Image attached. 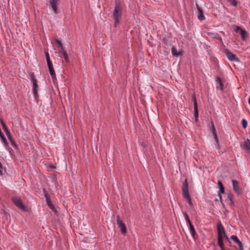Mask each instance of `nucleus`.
Returning a JSON list of instances; mask_svg holds the SVG:
<instances>
[{
  "label": "nucleus",
  "instance_id": "f257e3e1",
  "mask_svg": "<svg viewBox=\"0 0 250 250\" xmlns=\"http://www.w3.org/2000/svg\"><path fill=\"white\" fill-rule=\"evenodd\" d=\"M182 195L183 197L185 199H186L188 204L191 206L192 205V203L191 202V198L189 195L188 192V183L187 182V179H185L184 182L183 183V186L182 187Z\"/></svg>",
  "mask_w": 250,
  "mask_h": 250
},
{
  "label": "nucleus",
  "instance_id": "f03ea898",
  "mask_svg": "<svg viewBox=\"0 0 250 250\" xmlns=\"http://www.w3.org/2000/svg\"><path fill=\"white\" fill-rule=\"evenodd\" d=\"M11 200L13 204L19 209L25 212L27 211V208L24 205L22 200L20 197H13Z\"/></svg>",
  "mask_w": 250,
  "mask_h": 250
},
{
  "label": "nucleus",
  "instance_id": "7ed1b4c3",
  "mask_svg": "<svg viewBox=\"0 0 250 250\" xmlns=\"http://www.w3.org/2000/svg\"><path fill=\"white\" fill-rule=\"evenodd\" d=\"M124 3L120 0H115V7L114 10L113 16H120L121 14L122 11L124 8Z\"/></svg>",
  "mask_w": 250,
  "mask_h": 250
},
{
  "label": "nucleus",
  "instance_id": "20e7f679",
  "mask_svg": "<svg viewBox=\"0 0 250 250\" xmlns=\"http://www.w3.org/2000/svg\"><path fill=\"white\" fill-rule=\"evenodd\" d=\"M117 223L119 228L120 229L121 233L125 234L126 233V228L125 224L120 219V216H117Z\"/></svg>",
  "mask_w": 250,
  "mask_h": 250
},
{
  "label": "nucleus",
  "instance_id": "39448f33",
  "mask_svg": "<svg viewBox=\"0 0 250 250\" xmlns=\"http://www.w3.org/2000/svg\"><path fill=\"white\" fill-rule=\"evenodd\" d=\"M218 237H223L226 235L225 230L221 221H219L217 225Z\"/></svg>",
  "mask_w": 250,
  "mask_h": 250
},
{
  "label": "nucleus",
  "instance_id": "423d86ee",
  "mask_svg": "<svg viewBox=\"0 0 250 250\" xmlns=\"http://www.w3.org/2000/svg\"><path fill=\"white\" fill-rule=\"evenodd\" d=\"M234 30L235 32L238 33L239 32L240 34L241 35L242 40L243 41H244L245 40V38L247 35V32L246 31L242 29L240 26L235 25L234 26Z\"/></svg>",
  "mask_w": 250,
  "mask_h": 250
},
{
  "label": "nucleus",
  "instance_id": "0eeeda50",
  "mask_svg": "<svg viewBox=\"0 0 250 250\" xmlns=\"http://www.w3.org/2000/svg\"><path fill=\"white\" fill-rule=\"evenodd\" d=\"M233 189L234 191L238 195H240L242 193V190L240 188L239 183L236 180H232Z\"/></svg>",
  "mask_w": 250,
  "mask_h": 250
},
{
  "label": "nucleus",
  "instance_id": "6e6552de",
  "mask_svg": "<svg viewBox=\"0 0 250 250\" xmlns=\"http://www.w3.org/2000/svg\"><path fill=\"white\" fill-rule=\"evenodd\" d=\"M226 54L228 59L230 61H235L236 62H239V59L236 56V55L233 54L229 50H227Z\"/></svg>",
  "mask_w": 250,
  "mask_h": 250
},
{
  "label": "nucleus",
  "instance_id": "1a4fd4ad",
  "mask_svg": "<svg viewBox=\"0 0 250 250\" xmlns=\"http://www.w3.org/2000/svg\"><path fill=\"white\" fill-rule=\"evenodd\" d=\"M230 239L233 240L235 243H237L238 246L239 248L237 249L236 247L235 248V249L237 250H244L243 248V244L242 243L241 241H240L239 239L238 238L237 236L236 235H231L230 236Z\"/></svg>",
  "mask_w": 250,
  "mask_h": 250
},
{
  "label": "nucleus",
  "instance_id": "9d476101",
  "mask_svg": "<svg viewBox=\"0 0 250 250\" xmlns=\"http://www.w3.org/2000/svg\"><path fill=\"white\" fill-rule=\"evenodd\" d=\"M60 2V0H49V4L55 13H57L58 6Z\"/></svg>",
  "mask_w": 250,
  "mask_h": 250
},
{
  "label": "nucleus",
  "instance_id": "9b49d317",
  "mask_svg": "<svg viewBox=\"0 0 250 250\" xmlns=\"http://www.w3.org/2000/svg\"><path fill=\"white\" fill-rule=\"evenodd\" d=\"M193 99L194 101V116L195 117V122H197L198 121V111L197 107V103L195 97H194Z\"/></svg>",
  "mask_w": 250,
  "mask_h": 250
},
{
  "label": "nucleus",
  "instance_id": "f8f14e48",
  "mask_svg": "<svg viewBox=\"0 0 250 250\" xmlns=\"http://www.w3.org/2000/svg\"><path fill=\"white\" fill-rule=\"evenodd\" d=\"M33 83V93L35 97V99H37L38 97V85L37 84V81H34V82H32Z\"/></svg>",
  "mask_w": 250,
  "mask_h": 250
},
{
  "label": "nucleus",
  "instance_id": "ddd939ff",
  "mask_svg": "<svg viewBox=\"0 0 250 250\" xmlns=\"http://www.w3.org/2000/svg\"><path fill=\"white\" fill-rule=\"evenodd\" d=\"M243 148L247 153L250 154V140L249 139H247V140L244 142Z\"/></svg>",
  "mask_w": 250,
  "mask_h": 250
},
{
  "label": "nucleus",
  "instance_id": "4468645a",
  "mask_svg": "<svg viewBox=\"0 0 250 250\" xmlns=\"http://www.w3.org/2000/svg\"><path fill=\"white\" fill-rule=\"evenodd\" d=\"M189 229H190V231L191 235L193 237V238L194 239H195L196 238L197 235H196V232L195 230L194 226L192 223L190 224H189Z\"/></svg>",
  "mask_w": 250,
  "mask_h": 250
},
{
  "label": "nucleus",
  "instance_id": "2eb2a0df",
  "mask_svg": "<svg viewBox=\"0 0 250 250\" xmlns=\"http://www.w3.org/2000/svg\"><path fill=\"white\" fill-rule=\"evenodd\" d=\"M218 186L219 188V191L218 193L224 194L225 193V188L220 181L218 182Z\"/></svg>",
  "mask_w": 250,
  "mask_h": 250
},
{
  "label": "nucleus",
  "instance_id": "dca6fc26",
  "mask_svg": "<svg viewBox=\"0 0 250 250\" xmlns=\"http://www.w3.org/2000/svg\"><path fill=\"white\" fill-rule=\"evenodd\" d=\"M46 198L47 205L48 206V207L50 208H51V209L54 210L55 209V207H54V205L51 203V201L50 196H49L47 198Z\"/></svg>",
  "mask_w": 250,
  "mask_h": 250
},
{
  "label": "nucleus",
  "instance_id": "f3484780",
  "mask_svg": "<svg viewBox=\"0 0 250 250\" xmlns=\"http://www.w3.org/2000/svg\"><path fill=\"white\" fill-rule=\"evenodd\" d=\"M223 238V237H217L218 245L220 247L221 249H223V247H224Z\"/></svg>",
  "mask_w": 250,
  "mask_h": 250
},
{
  "label": "nucleus",
  "instance_id": "a211bd4d",
  "mask_svg": "<svg viewBox=\"0 0 250 250\" xmlns=\"http://www.w3.org/2000/svg\"><path fill=\"white\" fill-rule=\"evenodd\" d=\"M171 53L173 56L175 57H178L180 55V53L178 52L177 49L174 46H172L171 48Z\"/></svg>",
  "mask_w": 250,
  "mask_h": 250
},
{
  "label": "nucleus",
  "instance_id": "6ab92c4d",
  "mask_svg": "<svg viewBox=\"0 0 250 250\" xmlns=\"http://www.w3.org/2000/svg\"><path fill=\"white\" fill-rule=\"evenodd\" d=\"M49 71L50 74V75L52 77V79L53 80V81L54 83H55V81L57 80L55 70L53 69L50 70Z\"/></svg>",
  "mask_w": 250,
  "mask_h": 250
},
{
  "label": "nucleus",
  "instance_id": "aec40b11",
  "mask_svg": "<svg viewBox=\"0 0 250 250\" xmlns=\"http://www.w3.org/2000/svg\"><path fill=\"white\" fill-rule=\"evenodd\" d=\"M216 82L218 83H219V86H220V89L221 90H223V88H224V85H223V83L221 80V79L219 77H217L216 78Z\"/></svg>",
  "mask_w": 250,
  "mask_h": 250
},
{
  "label": "nucleus",
  "instance_id": "412c9836",
  "mask_svg": "<svg viewBox=\"0 0 250 250\" xmlns=\"http://www.w3.org/2000/svg\"><path fill=\"white\" fill-rule=\"evenodd\" d=\"M55 42L57 43V48L58 49L59 48V47H62L63 46V45L61 41V40L59 39H55Z\"/></svg>",
  "mask_w": 250,
  "mask_h": 250
},
{
  "label": "nucleus",
  "instance_id": "4be33fe9",
  "mask_svg": "<svg viewBox=\"0 0 250 250\" xmlns=\"http://www.w3.org/2000/svg\"><path fill=\"white\" fill-rule=\"evenodd\" d=\"M62 55L64 57V60L66 62L68 63L70 62V59L66 52H63V54H62Z\"/></svg>",
  "mask_w": 250,
  "mask_h": 250
},
{
  "label": "nucleus",
  "instance_id": "5701e85b",
  "mask_svg": "<svg viewBox=\"0 0 250 250\" xmlns=\"http://www.w3.org/2000/svg\"><path fill=\"white\" fill-rule=\"evenodd\" d=\"M115 20L114 26L116 27L119 24L121 17H114Z\"/></svg>",
  "mask_w": 250,
  "mask_h": 250
},
{
  "label": "nucleus",
  "instance_id": "b1692460",
  "mask_svg": "<svg viewBox=\"0 0 250 250\" xmlns=\"http://www.w3.org/2000/svg\"><path fill=\"white\" fill-rule=\"evenodd\" d=\"M210 130L212 133H214L216 132L214 125L213 122L212 121H211V122Z\"/></svg>",
  "mask_w": 250,
  "mask_h": 250
},
{
  "label": "nucleus",
  "instance_id": "393cba45",
  "mask_svg": "<svg viewBox=\"0 0 250 250\" xmlns=\"http://www.w3.org/2000/svg\"><path fill=\"white\" fill-rule=\"evenodd\" d=\"M197 8L198 12L197 16H204V12L203 10L200 7H199L198 5H197Z\"/></svg>",
  "mask_w": 250,
  "mask_h": 250
},
{
  "label": "nucleus",
  "instance_id": "a878e982",
  "mask_svg": "<svg viewBox=\"0 0 250 250\" xmlns=\"http://www.w3.org/2000/svg\"><path fill=\"white\" fill-rule=\"evenodd\" d=\"M241 124H242V125L244 128H246L247 127V125H248V123H247V121L245 119H242Z\"/></svg>",
  "mask_w": 250,
  "mask_h": 250
},
{
  "label": "nucleus",
  "instance_id": "bb28decb",
  "mask_svg": "<svg viewBox=\"0 0 250 250\" xmlns=\"http://www.w3.org/2000/svg\"><path fill=\"white\" fill-rule=\"evenodd\" d=\"M184 217L185 218L186 220L188 223V224H191L192 223L190 221V219H189V217H188V214H187V213L185 212L184 213Z\"/></svg>",
  "mask_w": 250,
  "mask_h": 250
},
{
  "label": "nucleus",
  "instance_id": "cd10ccee",
  "mask_svg": "<svg viewBox=\"0 0 250 250\" xmlns=\"http://www.w3.org/2000/svg\"><path fill=\"white\" fill-rule=\"evenodd\" d=\"M231 5L236 6L237 4V1L235 0H227Z\"/></svg>",
  "mask_w": 250,
  "mask_h": 250
},
{
  "label": "nucleus",
  "instance_id": "c85d7f7f",
  "mask_svg": "<svg viewBox=\"0 0 250 250\" xmlns=\"http://www.w3.org/2000/svg\"><path fill=\"white\" fill-rule=\"evenodd\" d=\"M30 78L32 82H34V81H37L33 72H32L30 74Z\"/></svg>",
  "mask_w": 250,
  "mask_h": 250
},
{
  "label": "nucleus",
  "instance_id": "c756f323",
  "mask_svg": "<svg viewBox=\"0 0 250 250\" xmlns=\"http://www.w3.org/2000/svg\"><path fill=\"white\" fill-rule=\"evenodd\" d=\"M233 195L231 192H229L227 195V199L229 201L233 200Z\"/></svg>",
  "mask_w": 250,
  "mask_h": 250
},
{
  "label": "nucleus",
  "instance_id": "7c9ffc66",
  "mask_svg": "<svg viewBox=\"0 0 250 250\" xmlns=\"http://www.w3.org/2000/svg\"><path fill=\"white\" fill-rule=\"evenodd\" d=\"M45 55L46 57L47 62H51L50 59L49 54L48 52H46L45 53Z\"/></svg>",
  "mask_w": 250,
  "mask_h": 250
},
{
  "label": "nucleus",
  "instance_id": "2f4dec72",
  "mask_svg": "<svg viewBox=\"0 0 250 250\" xmlns=\"http://www.w3.org/2000/svg\"><path fill=\"white\" fill-rule=\"evenodd\" d=\"M162 42L164 43H165L166 45H167L168 43V39L167 37H164L162 39Z\"/></svg>",
  "mask_w": 250,
  "mask_h": 250
},
{
  "label": "nucleus",
  "instance_id": "473e14b6",
  "mask_svg": "<svg viewBox=\"0 0 250 250\" xmlns=\"http://www.w3.org/2000/svg\"><path fill=\"white\" fill-rule=\"evenodd\" d=\"M213 135L214 139L216 143V144L217 145V146H218V139L216 132L213 133Z\"/></svg>",
  "mask_w": 250,
  "mask_h": 250
},
{
  "label": "nucleus",
  "instance_id": "72a5a7b5",
  "mask_svg": "<svg viewBox=\"0 0 250 250\" xmlns=\"http://www.w3.org/2000/svg\"><path fill=\"white\" fill-rule=\"evenodd\" d=\"M58 50H59V52L61 54H62V55L63 54V52H66L64 50L63 46H62V47H59V48H58Z\"/></svg>",
  "mask_w": 250,
  "mask_h": 250
},
{
  "label": "nucleus",
  "instance_id": "f704fd0d",
  "mask_svg": "<svg viewBox=\"0 0 250 250\" xmlns=\"http://www.w3.org/2000/svg\"><path fill=\"white\" fill-rule=\"evenodd\" d=\"M49 70L53 69V64L51 62H47Z\"/></svg>",
  "mask_w": 250,
  "mask_h": 250
},
{
  "label": "nucleus",
  "instance_id": "c9c22d12",
  "mask_svg": "<svg viewBox=\"0 0 250 250\" xmlns=\"http://www.w3.org/2000/svg\"><path fill=\"white\" fill-rule=\"evenodd\" d=\"M43 192L44 193V197L45 198H47V197L49 196V194H48V192H47V190H46L45 188H43Z\"/></svg>",
  "mask_w": 250,
  "mask_h": 250
},
{
  "label": "nucleus",
  "instance_id": "e433bc0d",
  "mask_svg": "<svg viewBox=\"0 0 250 250\" xmlns=\"http://www.w3.org/2000/svg\"><path fill=\"white\" fill-rule=\"evenodd\" d=\"M11 144L15 148H17L18 147L17 145L16 144L15 142L14 141L11 142Z\"/></svg>",
  "mask_w": 250,
  "mask_h": 250
},
{
  "label": "nucleus",
  "instance_id": "4c0bfd02",
  "mask_svg": "<svg viewBox=\"0 0 250 250\" xmlns=\"http://www.w3.org/2000/svg\"><path fill=\"white\" fill-rule=\"evenodd\" d=\"M221 193H218V195H219V200H220V201L221 202V203H222L223 206L224 207L225 206V205L224 204V203L222 201V196L221 195Z\"/></svg>",
  "mask_w": 250,
  "mask_h": 250
},
{
  "label": "nucleus",
  "instance_id": "58836bf2",
  "mask_svg": "<svg viewBox=\"0 0 250 250\" xmlns=\"http://www.w3.org/2000/svg\"><path fill=\"white\" fill-rule=\"evenodd\" d=\"M2 168H3L2 165L0 162V175L2 174Z\"/></svg>",
  "mask_w": 250,
  "mask_h": 250
},
{
  "label": "nucleus",
  "instance_id": "ea45409f",
  "mask_svg": "<svg viewBox=\"0 0 250 250\" xmlns=\"http://www.w3.org/2000/svg\"><path fill=\"white\" fill-rule=\"evenodd\" d=\"M224 237L226 239V240H227V241L229 243V244L230 245L231 244V241H230V239L228 237V236L226 234L225 236H224Z\"/></svg>",
  "mask_w": 250,
  "mask_h": 250
},
{
  "label": "nucleus",
  "instance_id": "a19ab883",
  "mask_svg": "<svg viewBox=\"0 0 250 250\" xmlns=\"http://www.w3.org/2000/svg\"><path fill=\"white\" fill-rule=\"evenodd\" d=\"M5 132L7 137H9V136H11V133H10V132L9 130H6Z\"/></svg>",
  "mask_w": 250,
  "mask_h": 250
},
{
  "label": "nucleus",
  "instance_id": "79ce46f5",
  "mask_svg": "<svg viewBox=\"0 0 250 250\" xmlns=\"http://www.w3.org/2000/svg\"><path fill=\"white\" fill-rule=\"evenodd\" d=\"M0 123H1V125H2V127H3V126L6 125H5V124L4 122L3 121V120L2 119H0Z\"/></svg>",
  "mask_w": 250,
  "mask_h": 250
},
{
  "label": "nucleus",
  "instance_id": "37998d69",
  "mask_svg": "<svg viewBox=\"0 0 250 250\" xmlns=\"http://www.w3.org/2000/svg\"><path fill=\"white\" fill-rule=\"evenodd\" d=\"M205 17H198V19H199L201 21H203V20H205Z\"/></svg>",
  "mask_w": 250,
  "mask_h": 250
},
{
  "label": "nucleus",
  "instance_id": "c03bdc74",
  "mask_svg": "<svg viewBox=\"0 0 250 250\" xmlns=\"http://www.w3.org/2000/svg\"><path fill=\"white\" fill-rule=\"evenodd\" d=\"M230 203L229 204L230 206L233 207L234 206V203L233 200L230 201Z\"/></svg>",
  "mask_w": 250,
  "mask_h": 250
},
{
  "label": "nucleus",
  "instance_id": "a18cd8bd",
  "mask_svg": "<svg viewBox=\"0 0 250 250\" xmlns=\"http://www.w3.org/2000/svg\"><path fill=\"white\" fill-rule=\"evenodd\" d=\"M2 128L4 131V132H5L6 130H8V129L7 127L6 126V125L3 126L2 127Z\"/></svg>",
  "mask_w": 250,
  "mask_h": 250
},
{
  "label": "nucleus",
  "instance_id": "49530a36",
  "mask_svg": "<svg viewBox=\"0 0 250 250\" xmlns=\"http://www.w3.org/2000/svg\"><path fill=\"white\" fill-rule=\"evenodd\" d=\"M8 138L9 140L10 141V142L14 141V139H13V137L12 136L8 137Z\"/></svg>",
  "mask_w": 250,
  "mask_h": 250
},
{
  "label": "nucleus",
  "instance_id": "de8ad7c7",
  "mask_svg": "<svg viewBox=\"0 0 250 250\" xmlns=\"http://www.w3.org/2000/svg\"><path fill=\"white\" fill-rule=\"evenodd\" d=\"M249 104L250 105V98L249 99Z\"/></svg>",
  "mask_w": 250,
  "mask_h": 250
},
{
  "label": "nucleus",
  "instance_id": "09e8293b",
  "mask_svg": "<svg viewBox=\"0 0 250 250\" xmlns=\"http://www.w3.org/2000/svg\"><path fill=\"white\" fill-rule=\"evenodd\" d=\"M221 250H225V248L223 247V249H221Z\"/></svg>",
  "mask_w": 250,
  "mask_h": 250
}]
</instances>
